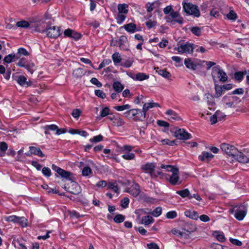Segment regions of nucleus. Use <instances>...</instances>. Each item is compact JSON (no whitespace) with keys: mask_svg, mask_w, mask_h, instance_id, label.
Returning a JSON list of instances; mask_svg holds the SVG:
<instances>
[{"mask_svg":"<svg viewBox=\"0 0 249 249\" xmlns=\"http://www.w3.org/2000/svg\"><path fill=\"white\" fill-rule=\"evenodd\" d=\"M220 148L222 151L227 155L234 159L237 160V158L239 155L242 153L233 145L228 143H223L220 145Z\"/></svg>","mask_w":249,"mask_h":249,"instance_id":"1","label":"nucleus"},{"mask_svg":"<svg viewBox=\"0 0 249 249\" xmlns=\"http://www.w3.org/2000/svg\"><path fill=\"white\" fill-rule=\"evenodd\" d=\"M212 75L214 81L216 82L215 78L217 77L219 80L224 83L227 81L228 76L227 73L221 68L219 66H216L213 68L212 71Z\"/></svg>","mask_w":249,"mask_h":249,"instance_id":"2","label":"nucleus"},{"mask_svg":"<svg viewBox=\"0 0 249 249\" xmlns=\"http://www.w3.org/2000/svg\"><path fill=\"white\" fill-rule=\"evenodd\" d=\"M117 9L118 13L116 18L118 24H122L126 18V16L128 12V5L127 4H119Z\"/></svg>","mask_w":249,"mask_h":249,"instance_id":"3","label":"nucleus"},{"mask_svg":"<svg viewBox=\"0 0 249 249\" xmlns=\"http://www.w3.org/2000/svg\"><path fill=\"white\" fill-rule=\"evenodd\" d=\"M36 30L39 32H45L47 36L50 38H57L60 35V28L55 26L49 27L46 30H41L37 27Z\"/></svg>","mask_w":249,"mask_h":249,"instance_id":"4","label":"nucleus"},{"mask_svg":"<svg viewBox=\"0 0 249 249\" xmlns=\"http://www.w3.org/2000/svg\"><path fill=\"white\" fill-rule=\"evenodd\" d=\"M141 112H142V111H141L140 109H132L125 112L124 115L129 119H135L136 120L141 121V118H142Z\"/></svg>","mask_w":249,"mask_h":249,"instance_id":"5","label":"nucleus"},{"mask_svg":"<svg viewBox=\"0 0 249 249\" xmlns=\"http://www.w3.org/2000/svg\"><path fill=\"white\" fill-rule=\"evenodd\" d=\"M52 169L56 172V173L61 176V178L71 180L70 176L71 173V172L65 171L54 164L52 165Z\"/></svg>","mask_w":249,"mask_h":249,"instance_id":"6","label":"nucleus"},{"mask_svg":"<svg viewBox=\"0 0 249 249\" xmlns=\"http://www.w3.org/2000/svg\"><path fill=\"white\" fill-rule=\"evenodd\" d=\"M155 107H160V105L158 103H155L153 101L144 104L142 107V112H141L142 117V118H141V121H143L146 117V113L147 111L151 108Z\"/></svg>","mask_w":249,"mask_h":249,"instance_id":"7","label":"nucleus"},{"mask_svg":"<svg viewBox=\"0 0 249 249\" xmlns=\"http://www.w3.org/2000/svg\"><path fill=\"white\" fill-rule=\"evenodd\" d=\"M179 171L178 168L174 170L172 172V175H168L166 177V178L168 179L169 182L173 185H176L178 184H179V177H178Z\"/></svg>","mask_w":249,"mask_h":249,"instance_id":"8","label":"nucleus"},{"mask_svg":"<svg viewBox=\"0 0 249 249\" xmlns=\"http://www.w3.org/2000/svg\"><path fill=\"white\" fill-rule=\"evenodd\" d=\"M188 15L194 17L198 18L200 16V12L198 7L190 3H188Z\"/></svg>","mask_w":249,"mask_h":249,"instance_id":"9","label":"nucleus"},{"mask_svg":"<svg viewBox=\"0 0 249 249\" xmlns=\"http://www.w3.org/2000/svg\"><path fill=\"white\" fill-rule=\"evenodd\" d=\"M167 22H172L174 21L179 24H181L183 22L182 18L179 17L178 12L173 11L169 15L165 18Z\"/></svg>","mask_w":249,"mask_h":249,"instance_id":"10","label":"nucleus"},{"mask_svg":"<svg viewBox=\"0 0 249 249\" xmlns=\"http://www.w3.org/2000/svg\"><path fill=\"white\" fill-rule=\"evenodd\" d=\"M237 161L243 163H249V149H244L237 158Z\"/></svg>","mask_w":249,"mask_h":249,"instance_id":"11","label":"nucleus"},{"mask_svg":"<svg viewBox=\"0 0 249 249\" xmlns=\"http://www.w3.org/2000/svg\"><path fill=\"white\" fill-rule=\"evenodd\" d=\"M201 60L198 59H191L188 58V68L193 70H196L200 69Z\"/></svg>","mask_w":249,"mask_h":249,"instance_id":"12","label":"nucleus"},{"mask_svg":"<svg viewBox=\"0 0 249 249\" xmlns=\"http://www.w3.org/2000/svg\"><path fill=\"white\" fill-rule=\"evenodd\" d=\"M45 129V133L46 134H50L49 131H56V134L60 135L61 134L64 133L66 132V130L65 129H59L58 126L55 124H51V125H47L44 126Z\"/></svg>","mask_w":249,"mask_h":249,"instance_id":"13","label":"nucleus"},{"mask_svg":"<svg viewBox=\"0 0 249 249\" xmlns=\"http://www.w3.org/2000/svg\"><path fill=\"white\" fill-rule=\"evenodd\" d=\"M246 214H247L246 209L243 206H241V207H238L236 210L235 213H234V217L238 220L241 221L244 219V218L245 217Z\"/></svg>","mask_w":249,"mask_h":249,"instance_id":"14","label":"nucleus"},{"mask_svg":"<svg viewBox=\"0 0 249 249\" xmlns=\"http://www.w3.org/2000/svg\"><path fill=\"white\" fill-rule=\"evenodd\" d=\"M126 192L134 196H137L139 195L141 192L140 186L137 183H134L126 190Z\"/></svg>","mask_w":249,"mask_h":249,"instance_id":"15","label":"nucleus"},{"mask_svg":"<svg viewBox=\"0 0 249 249\" xmlns=\"http://www.w3.org/2000/svg\"><path fill=\"white\" fill-rule=\"evenodd\" d=\"M155 168V164L154 163H147L142 166V170L145 173H149L151 177L153 176V173Z\"/></svg>","mask_w":249,"mask_h":249,"instance_id":"16","label":"nucleus"},{"mask_svg":"<svg viewBox=\"0 0 249 249\" xmlns=\"http://www.w3.org/2000/svg\"><path fill=\"white\" fill-rule=\"evenodd\" d=\"M67 191L71 194L77 195L81 192V187L77 183L72 182Z\"/></svg>","mask_w":249,"mask_h":249,"instance_id":"17","label":"nucleus"},{"mask_svg":"<svg viewBox=\"0 0 249 249\" xmlns=\"http://www.w3.org/2000/svg\"><path fill=\"white\" fill-rule=\"evenodd\" d=\"M194 50H195L196 52L200 51L202 53H204L206 51L205 49L202 46L198 47L193 44L188 43V53H192Z\"/></svg>","mask_w":249,"mask_h":249,"instance_id":"18","label":"nucleus"},{"mask_svg":"<svg viewBox=\"0 0 249 249\" xmlns=\"http://www.w3.org/2000/svg\"><path fill=\"white\" fill-rule=\"evenodd\" d=\"M64 34L66 36L73 38L75 39H78L81 37L80 34L74 32L70 29L65 30L64 32Z\"/></svg>","mask_w":249,"mask_h":249,"instance_id":"19","label":"nucleus"},{"mask_svg":"<svg viewBox=\"0 0 249 249\" xmlns=\"http://www.w3.org/2000/svg\"><path fill=\"white\" fill-rule=\"evenodd\" d=\"M175 136L178 139L186 140L187 132L184 129L178 128L175 132Z\"/></svg>","mask_w":249,"mask_h":249,"instance_id":"20","label":"nucleus"},{"mask_svg":"<svg viewBox=\"0 0 249 249\" xmlns=\"http://www.w3.org/2000/svg\"><path fill=\"white\" fill-rule=\"evenodd\" d=\"M17 82L22 87H28L32 85V82L30 81H27V78L22 75H20L18 77Z\"/></svg>","mask_w":249,"mask_h":249,"instance_id":"21","label":"nucleus"},{"mask_svg":"<svg viewBox=\"0 0 249 249\" xmlns=\"http://www.w3.org/2000/svg\"><path fill=\"white\" fill-rule=\"evenodd\" d=\"M160 1L158 0L155 1L152 3L148 2L145 5L147 11L148 12H152L154 9L159 7L160 5Z\"/></svg>","mask_w":249,"mask_h":249,"instance_id":"22","label":"nucleus"},{"mask_svg":"<svg viewBox=\"0 0 249 249\" xmlns=\"http://www.w3.org/2000/svg\"><path fill=\"white\" fill-rule=\"evenodd\" d=\"M231 95L228 94L222 98V102L228 107H233V103L231 100Z\"/></svg>","mask_w":249,"mask_h":249,"instance_id":"23","label":"nucleus"},{"mask_svg":"<svg viewBox=\"0 0 249 249\" xmlns=\"http://www.w3.org/2000/svg\"><path fill=\"white\" fill-rule=\"evenodd\" d=\"M29 149L31 154H34L40 157H44L45 156L44 154H43L40 149L38 147L30 146Z\"/></svg>","mask_w":249,"mask_h":249,"instance_id":"24","label":"nucleus"},{"mask_svg":"<svg viewBox=\"0 0 249 249\" xmlns=\"http://www.w3.org/2000/svg\"><path fill=\"white\" fill-rule=\"evenodd\" d=\"M118 44L121 50H125L126 45L127 44V38L124 36H122L120 37Z\"/></svg>","mask_w":249,"mask_h":249,"instance_id":"25","label":"nucleus"},{"mask_svg":"<svg viewBox=\"0 0 249 249\" xmlns=\"http://www.w3.org/2000/svg\"><path fill=\"white\" fill-rule=\"evenodd\" d=\"M214 156L209 152H203L201 155L198 157L199 159L202 161L207 160L208 161L210 160L213 159Z\"/></svg>","mask_w":249,"mask_h":249,"instance_id":"26","label":"nucleus"},{"mask_svg":"<svg viewBox=\"0 0 249 249\" xmlns=\"http://www.w3.org/2000/svg\"><path fill=\"white\" fill-rule=\"evenodd\" d=\"M19 56L16 55L15 53H11L5 56L3 61L4 62L7 63H10L12 62L13 60L18 59Z\"/></svg>","mask_w":249,"mask_h":249,"instance_id":"27","label":"nucleus"},{"mask_svg":"<svg viewBox=\"0 0 249 249\" xmlns=\"http://www.w3.org/2000/svg\"><path fill=\"white\" fill-rule=\"evenodd\" d=\"M123 27L128 32L134 33L136 31V25L133 23H130L124 25Z\"/></svg>","mask_w":249,"mask_h":249,"instance_id":"28","label":"nucleus"},{"mask_svg":"<svg viewBox=\"0 0 249 249\" xmlns=\"http://www.w3.org/2000/svg\"><path fill=\"white\" fill-rule=\"evenodd\" d=\"M172 232L173 234L177 235L178 236L180 237H185L186 234V231L185 229H182L181 230H179L177 229H174L172 230Z\"/></svg>","mask_w":249,"mask_h":249,"instance_id":"29","label":"nucleus"},{"mask_svg":"<svg viewBox=\"0 0 249 249\" xmlns=\"http://www.w3.org/2000/svg\"><path fill=\"white\" fill-rule=\"evenodd\" d=\"M213 234L219 242L222 243L225 242L226 238L222 232L215 231Z\"/></svg>","mask_w":249,"mask_h":249,"instance_id":"30","label":"nucleus"},{"mask_svg":"<svg viewBox=\"0 0 249 249\" xmlns=\"http://www.w3.org/2000/svg\"><path fill=\"white\" fill-rule=\"evenodd\" d=\"M156 72L163 77L166 78H169L171 77V73L167 71L165 69H159L157 68L156 69Z\"/></svg>","mask_w":249,"mask_h":249,"instance_id":"31","label":"nucleus"},{"mask_svg":"<svg viewBox=\"0 0 249 249\" xmlns=\"http://www.w3.org/2000/svg\"><path fill=\"white\" fill-rule=\"evenodd\" d=\"M166 114L170 116V119L174 121L178 120L180 118L178 114L173 110L168 109L166 111Z\"/></svg>","mask_w":249,"mask_h":249,"instance_id":"32","label":"nucleus"},{"mask_svg":"<svg viewBox=\"0 0 249 249\" xmlns=\"http://www.w3.org/2000/svg\"><path fill=\"white\" fill-rule=\"evenodd\" d=\"M214 89L215 94L214 95L215 98H219L222 95L223 89L221 86H219L218 84H215L214 85Z\"/></svg>","mask_w":249,"mask_h":249,"instance_id":"33","label":"nucleus"},{"mask_svg":"<svg viewBox=\"0 0 249 249\" xmlns=\"http://www.w3.org/2000/svg\"><path fill=\"white\" fill-rule=\"evenodd\" d=\"M112 59L114 64L117 65L122 61L121 55L118 52H115L112 54Z\"/></svg>","mask_w":249,"mask_h":249,"instance_id":"34","label":"nucleus"},{"mask_svg":"<svg viewBox=\"0 0 249 249\" xmlns=\"http://www.w3.org/2000/svg\"><path fill=\"white\" fill-rule=\"evenodd\" d=\"M221 114H222V112L221 111H216L213 116H211L210 121L211 124H215L218 120V118H219V115Z\"/></svg>","mask_w":249,"mask_h":249,"instance_id":"35","label":"nucleus"},{"mask_svg":"<svg viewBox=\"0 0 249 249\" xmlns=\"http://www.w3.org/2000/svg\"><path fill=\"white\" fill-rule=\"evenodd\" d=\"M205 96L206 98V101L209 106L213 107L214 104V96H213L212 94L210 93H206L205 94Z\"/></svg>","mask_w":249,"mask_h":249,"instance_id":"36","label":"nucleus"},{"mask_svg":"<svg viewBox=\"0 0 249 249\" xmlns=\"http://www.w3.org/2000/svg\"><path fill=\"white\" fill-rule=\"evenodd\" d=\"M8 149L7 144L4 142H0V156L2 157L5 155V151Z\"/></svg>","mask_w":249,"mask_h":249,"instance_id":"37","label":"nucleus"},{"mask_svg":"<svg viewBox=\"0 0 249 249\" xmlns=\"http://www.w3.org/2000/svg\"><path fill=\"white\" fill-rule=\"evenodd\" d=\"M113 89L117 92H121L124 88V86L119 82H115L113 84Z\"/></svg>","mask_w":249,"mask_h":249,"instance_id":"38","label":"nucleus"},{"mask_svg":"<svg viewBox=\"0 0 249 249\" xmlns=\"http://www.w3.org/2000/svg\"><path fill=\"white\" fill-rule=\"evenodd\" d=\"M149 77V76L148 75H147L144 73L139 72L136 74L135 80L142 81L144 80L148 79Z\"/></svg>","mask_w":249,"mask_h":249,"instance_id":"39","label":"nucleus"},{"mask_svg":"<svg viewBox=\"0 0 249 249\" xmlns=\"http://www.w3.org/2000/svg\"><path fill=\"white\" fill-rule=\"evenodd\" d=\"M160 168L161 169H165V171H167V172H170L171 173L172 172H173L174 170H175L177 169H178L175 166H172V165H165V164H161L160 165Z\"/></svg>","mask_w":249,"mask_h":249,"instance_id":"40","label":"nucleus"},{"mask_svg":"<svg viewBox=\"0 0 249 249\" xmlns=\"http://www.w3.org/2000/svg\"><path fill=\"white\" fill-rule=\"evenodd\" d=\"M153 222V219L149 215L145 216L142 218V223L145 225H147Z\"/></svg>","mask_w":249,"mask_h":249,"instance_id":"41","label":"nucleus"},{"mask_svg":"<svg viewBox=\"0 0 249 249\" xmlns=\"http://www.w3.org/2000/svg\"><path fill=\"white\" fill-rule=\"evenodd\" d=\"M72 74L76 78L81 77L84 75V70L82 68L76 69L73 71Z\"/></svg>","mask_w":249,"mask_h":249,"instance_id":"42","label":"nucleus"},{"mask_svg":"<svg viewBox=\"0 0 249 249\" xmlns=\"http://www.w3.org/2000/svg\"><path fill=\"white\" fill-rule=\"evenodd\" d=\"M16 26L18 27H20L23 28H27L29 27V23L26 20H21L16 23Z\"/></svg>","mask_w":249,"mask_h":249,"instance_id":"43","label":"nucleus"},{"mask_svg":"<svg viewBox=\"0 0 249 249\" xmlns=\"http://www.w3.org/2000/svg\"><path fill=\"white\" fill-rule=\"evenodd\" d=\"M190 31L196 36H199L201 34L202 29L198 27H193L190 28Z\"/></svg>","mask_w":249,"mask_h":249,"instance_id":"44","label":"nucleus"},{"mask_svg":"<svg viewBox=\"0 0 249 249\" xmlns=\"http://www.w3.org/2000/svg\"><path fill=\"white\" fill-rule=\"evenodd\" d=\"M16 55L19 56V57L21 55L24 56H28L29 55V53L28 52L23 48H19L18 50L17 53L16 54Z\"/></svg>","mask_w":249,"mask_h":249,"instance_id":"45","label":"nucleus"},{"mask_svg":"<svg viewBox=\"0 0 249 249\" xmlns=\"http://www.w3.org/2000/svg\"><path fill=\"white\" fill-rule=\"evenodd\" d=\"M122 158L126 160H131L135 158V154L133 153L125 152L122 155Z\"/></svg>","mask_w":249,"mask_h":249,"instance_id":"46","label":"nucleus"},{"mask_svg":"<svg viewBox=\"0 0 249 249\" xmlns=\"http://www.w3.org/2000/svg\"><path fill=\"white\" fill-rule=\"evenodd\" d=\"M130 108V106L128 104L124 105L123 106H118L114 107V108L119 111H123L124 110L129 109Z\"/></svg>","mask_w":249,"mask_h":249,"instance_id":"47","label":"nucleus"},{"mask_svg":"<svg viewBox=\"0 0 249 249\" xmlns=\"http://www.w3.org/2000/svg\"><path fill=\"white\" fill-rule=\"evenodd\" d=\"M25 66V68L29 71L31 73H33L35 71L34 68H35V64L32 63H27L26 65Z\"/></svg>","mask_w":249,"mask_h":249,"instance_id":"48","label":"nucleus"},{"mask_svg":"<svg viewBox=\"0 0 249 249\" xmlns=\"http://www.w3.org/2000/svg\"><path fill=\"white\" fill-rule=\"evenodd\" d=\"M196 226L195 224L188 221V232H194L196 231Z\"/></svg>","mask_w":249,"mask_h":249,"instance_id":"49","label":"nucleus"},{"mask_svg":"<svg viewBox=\"0 0 249 249\" xmlns=\"http://www.w3.org/2000/svg\"><path fill=\"white\" fill-rule=\"evenodd\" d=\"M188 212L189 213L188 217L189 218L194 220H197L199 216L197 212L194 211H189Z\"/></svg>","mask_w":249,"mask_h":249,"instance_id":"50","label":"nucleus"},{"mask_svg":"<svg viewBox=\"0 0 249 249\" xmlns=\"http://www.w3.org/2000/svg\"><path fill=\"white\" fill-rule=\"evenodd\" d=\"M135 213L137 214L138 218H140L141 215L145 213H150V212L148 209H138L135 211Z\"/></svg>","mask_w":249,"mask_h":249,"instance_id":"51","label":"nucleus"},{"mask_svg":"<svg viewBox=\"0 0 249 249\" xmlns=\"http://www.w3.org/2000/svg\"><path fill=\"white\" fill-rule=\"evenodd\" d=\"M103 140V137L101 135H99L93 137L92 139L89 140V142H98L102 141Z\"/></svg>","mask_w":249,"mask_h":249,"instance_id":"52","label":"nucleus"},{"mask_svg":"<svg viewBox=\"0 0 249 249\" xmlns=\"http://www.w3.org/2000/svg\"><path fill=\"white\" fill-rule=\"evenodd\" d=\"M161 142L163 144H167V145H170V146H173V145L177 144V143H176L177 141H176V140L170 141L168 139H165L162 140L161 141Z\"/></svg>","mask_w":249,"mask_h":249,"instance_id":"53","label":"nucleus"},{"mask_svg":"<svg viewBox=\"0 0 249 249\" xmlns=\"http://www.w3.org/2000/svg\"><path fill=\"white\" fill-rule=\"evenodd\" d=\"M125 217L122 214H117L114 218V220L115 222L120 223L123 222L124 220Z\"/></svg>","mask_w":249,"mask_h":249,"instance_id":"54","label":"nucleus"},{"mask_svg":"<svg viewBox=\"0 0 249 249\" xmlns=\"http://www.w3.org/2000/svg\"><path fill=\"white\" fill-rule=\"evenodd\" d=\"M18 223L23 227H26L27 226V219L24 217H19Z\"/></svg>","mask_w":249,"mask_h":249,"instance_id":"55","label":"nucleus"},{"mask_svg":"<svg viewBox=\"0 0 249 249\" xmlns=\"http://www.w3.org/2000/svg\"><path fill=\"white\" fill-rule=\"evenodd\" d=\"M91 173V169L89 166L85 167L82 170V175L84 176H88Z\"/></svg>","mask_w":249,"mask_h":249,"instance_id":"56","label":"nucleus"},{"mask_svg":"<svg viewBox=\"0 0 249 249\" xmlns=\"http://www.w3.org/2000/svg\"><path fill=\"white\" fill-rule=\"evenodd\" d=\"M161 211L162 209L160 207H157L152 212H150V213L155 217H158L161 214Z\"/></svg>","mask_w":249,"mask_h":249,"instance_id":"57","label":"nucleus"},{"mask_svg":"<svg viewBox=\"0 0 249 249\" xmlns=\"http://www.w3.org/2000/svg\"><path fill=\"white\" fill-rule=\"evenodd\" d=\"M244 73L242 71H237L234 73L235 79L239 81H241L244 78Z\"/></svg>","mask_w":249,"mask_h":249,"instance_id":"58","label":"nucleus"},{"mask_svg":"<svg viewBox=\"0 0 249 249\" xmlns=\"http://www.w3.org/2000/svg\"><path fill=\"white\" fill-rule=\"evenodd\" d=\"M19 60L18 63L17 64V65L20 67H25L26 66L27 63V61L26 58L22 57L21 58H19Z\"/></svg>","mask_w":249,"mask_h":249,"instance_id":"59","label":"nucleus"},{"mask_svg":"<svg viewBox=\"0 0 249 249\" xmlns=\"http://www.w3.org/2000/svg\"><path fill=\"white\" fill-rule=\"evenodd\" d=\"M109 113V109L108 107H104L101 111L100 116L101 117H105L108 115Z\"/></svg>","mask_w":249,"mask_h":249,"instance_id":"60","label":"nucleus"},{"mask_svg":"<svg viewBox=\"0 0 249 249\" xmlns=\"http://www.w3.org/2000/svg\"><path fill=\"white\" fill-rule=\"evenodd\" d=\"M133 148V147L131 145H124L122 147H121V151L122 152H124V153L125 151L129 152L132 150Z\"/></svg>","mask_w":249,"mask_h":249,"instance_id":"61","label":"nucleus"},{"mask_svg":"<svg viewBox=\"0 0 249 249\" xmlns=\"http://www.w3.org/2000/svg\"><path fill=\"white\" fill-rule=\"evenodd\" d=\"M111 62V60L109 59L104 60L99 65L98 70H100L106 65H109Z\"/></svg>","mask_w":249,"mask_h":249,"instance_id":"62","label":"nucleus"},{"mask_svg":"<svg viewBox=\"0 0 249 249\" xmlns=\"http://www.w3.org/2000/svg\"><path fill=\"white\" fill-rule=\"evenodd\" d=\"M43 174L47 177H49L51 175V171L48 167H43L42 170Z\"/></svg>","mask_w":249,"mask_h":249,"instance_id":"63","label":"nucleus"},{"mask_svg":"<svg viewBox=\"0 0 249 249\" xmlns=\"http://www.w3.org/2000/svg\"><path fill=\"white\" fill-rule=\"evenodd\" d=\"M129 203V199L127 197H124L121 200V206L124 208H126L128 207Z\"/></svg>","mask_w":249,"mask_h":249,"instance_id":"64","label":"nucleus"}]
</instances>
